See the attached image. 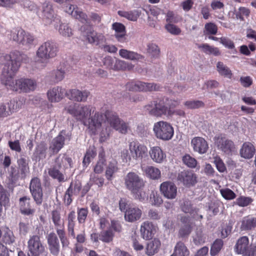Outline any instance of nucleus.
<instances>
[{"mask_svg":"<svg viewBox=\"0 0 256 256\" xmlns=\"http://www.w3.org/2000/svg\"><path fill=\"white\" fill-rule=\"evenodd\" d=\"M28 60L26 54L18 50L12 52L10 54H0V64L4 65L0 80L8 90L19 93H29L36 89L37 82L34 79L22 78L14 80L21 62L26 63Z\"/></svg>","mask_w":256,"mask_h":256,"instance_id":"obj_1","label":"nucleus"},{"mask_svg":"<svg viewBox=\"0 0 256 256\" xmlns=\"http://www.w3.org/2000/svg\"><path fill=\"white\" fill-rule=\"evenodd\" d=\"M76 116L82 117V121L85 126H88L92 132L96 134L100 130L102 124L106 126L109 124L116 130L122 134H125L128 126L112 113H78Z\"/></svg>","mask_w":256,"mask_h":256,"instance_id":"obj_2","label":"nucleus"},{"mask_svg":"<svg viewBox=\"0 0 256 256\" xmlns=\"http://www.w3.org/2000/svg\"><path fill=\"white\" fill-rule=\"evenodd\" d=\"M58 51V46L54 42L48 40L42 43L36 51L37 62L46 65L49 60L56 56Z\"/></svg>","mask_w":256,"mask_h":256,"instance_id":"obj_3","label":"nucleus"},{"mask_svg":"<svg viewBox=\"0 0 256 256\" xmlns=\"http://www.w3.org/2000/svg\"><path fill=\"white\" fill-rule=\"evenodd\" d=\"M179 104L177 100H170L168 98H157L146 106L148 112H172L171 109Z\"/></svg>","mask_w":256,"mask_h":256,"instance_id":"obj_4","label":"nucleus"},{"mask_svg":"<svg viewBox=\"0 0 256 256\" xmlns=\"http://www.w3.org/2000/svg\"><path fill=\"white\" fill-rule=\"evenodd\" d=\"M155 136L158 139L168 141L172 139L174 136V128L172 125L164 121L156 122L153 127Z\"/></svg>","mask_w":256,"mask_h":256,"instance_id":"obj_5","label":"nucleus"},{"mask_svg":"<svg viewBox=\"0 0 256 256\" xmlns=\"http://www.w3.org/2000/svg\"><path fill=\"white\" fill-rule=\"evenodd\" d=\"M119 208L122 212H124V219L127 222H134L139 220L142 216V210L136 206H130L126 199H120Z\"/></svg>","mask_w":256,"mask_h":256,"instance_id":"obj_6","label":"nucleus"},{"mask_svg":"<svg viewBox=\"0 0 256 256\" xmlns=\"http://www.w3.org/2000/svg\"><path fill=\"white\" fill-rule=\"evenodd\" d=\"M42 20L46 26L53 25L55 28L60 22V17L55 14L50 2H45L42 5Z\"/></svg>","mask_w":256,"mask_h":256,"instance_id":"obj_7","label":"nucleus"},{"mask_svg":"<svg viewBox=\"0 0 256 256\" xmlns=\"http://www.w3.org/2000/svg\"><path fill=\"white\" fill-rule=\"evenodd\" d=\"M214 140L217 148L226 154H232L236 151V148L234 142L222 134L216 136Z\"/></svg>","mask_w":256,"mask_h":256,"instance_id":"obj_8","label":"nucleus"},{"mask_svg":"<svg viewBox=\"0 0 256 256\" xmlns=\"http://www.w3.org/2000/svg\"><path fill=\"white\" fill-rule=\"evenodd\" d=\"M126 90L132 92L157 91L160 88V86L156 84L144 82L140 81L128 82L126 84Z\"/></svg>","mask_w":256,"mask_h":256,"instance_id":"obj_9","label":"nucleus"},{"mask_svg":"<svg viewBox=\"0 0 256 256\" xmlns=\"http://www.w3.org/2000/svg\"><path fill=\"white\" fill-rule=\"evenodd\" d=\"M124 184L132 192H135L144 186V180L134 172H128L124 178Z\"/></svg>","mask_w":256,"mask_h":256,"instance_id":"obj_10","label":"nucleus"},{"mask_svg":"<svg viewBox=\"0 0 256 256\" xmlns=\"http://www.w3.org/2000/svg\"><path fill=\"white\" fill-rule=\"evenodd\" d=\"M249 240L247 236H242L238 240L235 246L236 252L242 256H256V246L248 248Z\"/></svg>","mask_w":256,"mask_h":256,"instance_id":"obj_11","label":"nucleus"},{"mask_svg":"<svg viewBox=\"0 0 256 256\" xmlns=\"http://www.w3.org/2000/svg\"><path fill=\"white\" fill-rule=\"evenodd\" d=\"M82 36L88 43L96 46H98L106 40L102 34L97 32L92 27H88L83 32Z\"/></svg>","mask_w":256,"mask_h":256,"instance_id":"obj_12","label":"nucleus"},{"mask_svg":"<svg viewBox=\"0 0 256 256\" xmlns=\"http://www.w3.org/2000/svg\"><path fill=\"white\" fill-rule=\"evenodd\" d=\"M129 149L132 158L142 159L147 156L148 148L146 146L136 142H132L129 144Z\"/></svg>","mask_w":256,"mask_h":256,"instance_id":"obj_13","label":"nucleus"},{"mask_svg":"<svg viewBox=\"0 0 256 256\" xmlns=\"http://www.w3.org/2000/svg\"><path fill=\"white\" fill-rule=\"evenodd\" d=\"M160 191L165 198L172 200L176 197L178 188L174 182H164L160 186Z\"/></svg>","mask_w":256,"mask_h":256,"instance_id":"obj_14","label":"nucleus"},{"mask_svg":"<svg viewBox=\"0 0 256 256\" xmlns=\"http://www.w3.org/2000/svg\"><path fill=\"white\" fill-rule=\"evenodd\" d=\"M121 229V226L118 222L112 220L108 230L101 232L100 239L104 242H110L112 240L114 232H120Z\"/></svg>","mask_w":256,"mask_h":256,"instance_id":"obj_15","label":"nucleus"},{"mask_svg":"<svg viewBox=\"0 0 256 256\" xmlns=\"http://www.w3.org/2000/svg\"><path fill=\"white\" fill-rule=\"evenodd\" d=\"M30 188L36 203L38 204H41L42 200V192L40 180L36 178L32 179Z\"/></svg>","mask_w":256,"mask_h":256,"instance_id":"obj_16","label":"nucleus"},{"mask_svg":"<svg viewBox=\"0 0 256 256\" xmlns=\"http://www.w3.org/2000/svg\"><path fill=\"white\" fill-rule=\"evenodd\" d=\"M90 95V92L87 90L81 91L78 89H70L66 94V96L70 100L78 102H84Z\"/></svg>","mask_w":256,"mask_h":256,"instance_id":"obj_17","label":"nucleus"},{"mask_svg":"<svg viewBox=\"0 0 256 256\" xmlns=\"http://www.w3.org/2000/svg\"><path fill=\"white\" fill-rule=\"evenodd\" d=\"M178 179L187 187L194 186L197 182L196 176L192 171L182 172L178 174Z\"/></svg>","mask_w":256,"mask_h":256,"instance_id":"obj_18","label":"nucleus"},{"mask_svg":"<svg viewBox=\"0 0 256 256\" xmlns=\"http://www.w3.org/2000/svg\"><path fill=\"white\" fill-rule=\"evenodd\" d=\"M28 248L30 254L34 256H38L44 250V248L40 242V237L37 236L30 238L28 242Z\"/></svg>","mask_w":256,"mask_h":256,"instance_id":"obj_19","label":"nucleus"},{"mask_svg":"<svg viewBox=\"0 0 256 256\" xmlns=\"http://www.w3.org/2000/svg\"><path fill=\"white\" fill-rule=\"evenodd\" d=\"M191 144L194 150L200 154L206 153L208 149V142L202 137L194 138L191 140Z\"/></svg>","mask_w":256,"mask_h":256,"instance_id":"obj_20","label":"nucleus"},{"mask_svg":"<svg viewBox=\"0 0 256 256\" xmlns=\"http://www.w3.org/2000/svg\"><path fill=\"white\" fill-rule=\"evenodd\" d=\"M66 92L64 88L56 86L47 92V95L48 100L51 102H58L66 96Z\"/></svg>","mask_w":256,"mask_h":256,"instance_id":"obj_21","label":"nucleus"},{"mask_svg":"<svg viewBox=\"0 0 256 256\" xmlns=\"http://www.w3.org/2000/svg\"><path fill=\"white\" fill-rule=\"evenodd\" d=\"M149 154L152 160L156 163L162 164L166 160V153L158 146L152 147Z\"/></svg>","mask_w":256,"mask_h":256,"instance_id":"obj_22","label":"nucleus"},{"mask_svg":"<svg viewBox=\"0 0 256 256\" xmlns=\"http://www.w3.org/2000/svg\"><path fill=\"white\" fill-rule=\"evenodd\" d=\"M112 28L115 32L114 36L118 42L124 43L126 42V30L123 24L114 22L112 24Z\"/></svg>","mask_w":256,"mask_h":256,"instance_id":"obj_23","label":"nucleus"},{"mask_svg":"<svg viewBox=\"0 0 256 256\" xmlns=\"http://www.w3.org/2000/svg\"><path fill=\"white\" fill-rule=\"evenodd\" d=\"M256 150L255 146L252 142H246L242 144L240 154L242 158L249 160L254 156Z\"/></svg>","mask_w":256,"mask_h":256,"instance_id":"obj_24","label":"nucleus"},{"mask_svg":"<svg viewBox=\"0 0 256 256\" xmlns=\"http://www.w3.org/2000/svg\"><path fill=\"white\" fill-rule=\"evenodd\" d=\"M156 231V226L150 222H144L141 226L140 233L143 238L145 240L152 238Z\"/></svg>","mask_w":256,"mask_h":256,"instance_id":"obj_25","label":"nucleus"},{"mask_svg":"<svg viewBox=\"0 0 256 256\" xmlns=\"http://www.w3.org/2000/svg\"><path fill=\"white\" fill-rule=\"evenodd\" d=\"M66 12L72 15L76 19L78 20L82 23H88L86 15L83 12L79 10L78 8L72 4H68L66 7Z\"/></svg>","mask_w":256,"mask_h":256,"instance_id":"obj_26","label":"nucleus"},{"mask_svg":"<svg viewBox=\"0 0 256 256\" xmlns=\"http://www.w3.org/2000/svg\"><path fill=\"white\" fill-rule=\"evenodd\" d=\"M20 206L21 212L26 215H33L35 208L30 203V199L27 197H23L20 200Z\"/></svg>","mask_w":256,"mask_h":256,"instance_id":"obj_27","label":"nucleus"},{"mask_svg":"<svg viewBox=\"0 0 256 256\" xmlns=\"http://www.w3.org/2000/svg\"><path fill=\"white\" fill-rule=\"evenodd\" d=\"M103 64L104 66L109 69H116L117 68H126V63L123 60H116V64L114 66V60L110 56H106L103 60Z\"/></svg>","mask_w":256,"mask_h":256,"instance_id":"obj_28","label":"nucleus"},{"mask_svg":"<svg viewBox=\"0 0 256 256\" xmlns=\"http://www.w3.org/2000/svg\"><path fill=\"white\" fill-rule=\"evenodd\" d=\"M142 170L144 174L150 179L158 180L161 177L160 170L154 166H148L142 167Z\"/></svg>","mask_w":256,"mask_h":256,"instance_id":"obj_29","label":"nucleus"},{"mask_svg":"<svg viewBox=\"0 0 256 256\" xmlns=\"http://www.w3.org/2000/svg\"><path fill=\"white\" fill-rule=\"evenodd\" d=\"M26 32L21 28H14L10 32V34H8L10 38L16 44H20Z\"/></svg>","mask_w":256,"mask_h":256,"instance_id":"obj_30","label":"nucleus"},{"mask_svg":"<svg viewBox=\"0 0 256 256\" xmlns=\"http://www.w3.org/2000/svg\"><path fill=\"white\" fill-rule=\"evenodd\" d=\"M80 106L78 104H76L74 102H70L69 103L68 106L66 108V110L67 112H94L95 108H92L90 105H86L84 106H82L80 107L81 110H78V108Z\"/></svg>","mask_w":256,"mask_h":256,"instance_id":"obj_31","label":"nucleus"},{"mask_svg":"<svg viewBox=\"0 0 256 256\" xmlns=\"http://www.w3.org/2000/svg\"><path fill=\"white\" fill-rule=\"evenodd\" d=\"M48 242L51 253L57 255L59 252V242L54 233H50L48 236Z\"/></svg>","mask_w":256,"mask_h":256,"instance_id":"obj_32","label":"nucleus"},{"mask_svg":"<svg viewBox=\"0 0 256 256\" xmlns=\"http://www.w3.org/2000/svg\"><path fill=\"white\" fill-rule=\"evenodd\" d=\"M64 138L62 134V132H61L58 136L52 141L50 148L54 153H57L64 146Z\"/></svg>","mask_w":256,"mask_h":256,"instance_id":"obj_33","label":"nucleus"},{"mask_svg":"<svg viewBox=\"0 0 256 256\" xmlns=\"http://www.w3.org/2000/svg\"><path fill=\"white\" fill-rule=\"evenodd\" d=\"M256 226V218L248 216L244 218L241 221L242 230H250Z\"/></svg>","mask_w":256,"mask_h":256,"instance_id":"obj_34","label":"nucleus"},{"mask_svg":"<svg viewBox=\"0 0 256 256\" xmlns=\"http://www.w3.org/2000/svg\"><path fill=\"white\" fill-rule=\"evenodd\" d=\"M119 54L121 57L130 60H140L144 58V56L140 54L126 49L120 50Z\"/></svg>","mask_w":256,"mask_h":256,"instance_id":"obj_35","label":"nucleus"},{"mask_svg":"<svg viewBox=\"0 0 256 256\" xmlns=\"http://www.w3.org/2000/svg\"><path fill=\"white\" fill-rule=\"evenodd\" d=\"M198 48L202 50L205 54H212L214 56H218L220 55V52L218 48L210 46L208 44H198Z\"/></svg>","mask_w":256,"mask_h":256,"instance_id":"obj_36","label":"nucleus"},{"mask_svg":"<svg viewBox=\"0 0 256 256\" xmlns=\"http://www.w3.org/2000/svg\"><path fill=\"white\" fill-rule=\"evenodd\" d=\"M216 70L218 74L228 78H232V70L222 62H218L216 64Z\"/></svg>","mask_w":256,"mask_h":256,"instance_id":"obj_37","label":"nucleus"},{"mask_svg":"<svg viewBox=\"0 0 256 256\" xmlns=\"http://www.w3.org/2000/svg\"><path fill=\"white\" fill-rule=\"evenodd\" d=\"M182 222L184 224L179 231V235L182 238L187 236L191 232V224L189 218L184 217L181 219Z\"/></svg>","mask_w":256,"mask_h":256,"instance_id":"obj_38","label":"nucleus"},{"mask_svg":"<svg viewBox=\"0 0 256 256\" xmlns=\"http://www.w3.org/2000/svg\"><path fill=\"white\" fill-rule=\"evenodd\" d=\"M160 246V241L158 239H154L148 244L146 248V253L149 256L154 255L158 252Z\"/></svg>","mask_w":256,"mask_h":256,"instance_id":"obj_39","label":"nucleus"},{"mask_svg":"<svg viewBox=\"0 0 256 256\" xmlns=\"http://www.w3.org/2000/svg\"><path fill=\"white\" fill-rule=\"evenodd\" d=\"M56 162L60 168L64 167V168H72L73 164L72 160L65 154L60 155Z\"/></svg>","mask_w":256,"mask_h":256,"instance_id":"obj_40","label":"nucleus"},{"mask_svg":"<svg viewBox=\"0 0 256 256\" xmlns=\"http://www.w3.org/2000/svg\"><path fill=\"white\" fill-rule=\"evenodd\" d=\"M190 252L183 242H178L176 244L174 250L172 254L173 256H189Z\"/></svg>","mask_w":256,"mask_h":256,"instance_id":"obj_41","label":"nucleus"},{"mask_svg":"<svg viewBox=\"0 0 256 256\" xmlns=\"http://www.w3.org/2000/svg\"><path fill=\"white\" fill-rule=\"evenodd\" d=\"M104 152L102 148V150L99 152V160L96 165L94 167V172L96 174H100L103 172L104 167L106 165V160L104 159Z\"/></svg>","mask_w":256,"mask_h":256,"instance_id":"obj_42","label":"nucleus"},{"mask_svg":"<svg viewBox=\"0 0 256 256\" xmlns=\"http://www.w3.org/2000/svg\"><path fill=\"white\" fill-rule=\"evenodd\" d=\"M207 238L206 234L203 233L202 228H197L194 235L193 236V240L196 244H202L205 242Z\"/></svg>","mask_w":256,"mask_h":256,"instance_id":"obj_43","label":"nucleus"},{"mask_svg":"<svg viewBox=\"0 0 256 256\" xmlns=\"http://www.w3.org/2000/svg\"><path fill=\"white\" fill-rule=\"evenodd\" d=\"M147 53L152 58H157L160 56V51L156 44L150 43L147 45Z\"/></svg>","mask_w":256,"mask_h":256,"instance_id":"obj_44","label":"nucleus"},{"mask_svg":"<svg viewBox=\"0 0 256 256\" xmlns=\"http://www.w3.org/2000/svg\"><path fill=\"white\" fill-rule=\"evenodd\" d=\"M182 209L185 213H190L195 219L202 218V215L198 214L197 216L195 215L196 214H197V210L196 209L192 208L190 202L189 201H185L184 202V204L182 206Z\"/></svg>","mask_w":256,"mask_h":256,"instance_id":"obj_45","label":"nucleus"},{"mask_svg":"<svg viewBox=\"0 0 256 256\" xmlns=\"http://www.w3.org/2000/svg\"><path fill=\"white\" fill-rule=\"evenodd\" d=\"M118 14L120 16L132 21H136L139 16L138 12L137 10L128 12L118 10Z\"/></svg>","mask_w":256,"mask_h":256,"instance_id":"obj_46","label":"nucleus"},{"mask_svg":"<svg viewBox=\"0 0 256 256\" xmlns=\"http://www.w3.org/2000/svg\"><path fill=\"white\" fill-rule=\"evenodd\" d=\"M117 163L115 160L110 162L106 171V176L108 180H111L113 175L118 171Z\"/></svg>","mask_w":256,"mask_h":256,"instance_id":"obj_47","label":"nucleus"},{"mask_svg":"<svg viewBox=\"0 0 256 256\" xmlns=\"http://www.w3.org/2000/svg\"><path fill=\"white\" fill-rule=\"evenodd\" d=\"M96 156V152L94 148H89L84 156L83 160V164L84 166H87L92 160Z\"/></svg>","mask_w":256,"mask_h":256,"instance_id":"obj_48","label":"nucleus"},{"mask_svg":"<svg viewBox=\"0 0 256 256\" xmlns=\"http://www.w3.org/2000/svg\"><path fill=\"white\" fill-rule=\"evenodd\" d=\"M35 40L34 36L30 32H26L20 42V45L30 47L34 44Z\"/></svg>","mask_w":256,"mask_h":256,"instance_id":"obj_49","label":"nucleus"},{"mask_svg":"<svg viewBox=\"0 0 256 256\" xmlns=\"http://www.w3.org/2000/svg\"><path fill=\"white\" fill-rule=\"evenodd\" d=\"M218 26L213 22L206 23L204 25V35H215L218 32Z\"/></svg>","mask_w":256,"mask_h":256,"instance_id":"obj_50","label":"nucleus"},{"mask_svg":"<svg viewBox=\"0 0 256 256\" xmlns=\"http://www.w3.org/2000/svg\"><path fill=\"white\" fill-rule=\"evenodd\" d=\"M213 160V163L220 172L223 173L226 171V168L224 162L218 156H214Z\"/></svg>","mask_w":256,"mask_h":256,"instance_id":"obj_51","label":"nucleus"},{"mask_svg":"<svg viewBox=\"0 0 256 256\" xmlns=\"http://www.w3.org/2000/svg\"><path fill=\"white\" fill-rule=\"evenodd\" d=\"M222 246V240L220 239L216 240L211 246L210 252L211 256H215L217 255L220 251Z\"/></svg>","mask_w":256,"mask_h":256,"instance_id":"obj_52","label":"nucleus"},{"mask_svg":"<svg viewBox=\"0 0 256 256\" xmlns=\"http://www.w3.org/2000/svg\"><path fill=\"white\" fill-rule=\"evenodd\" d=\"M58 32L64 36L70 37L73 34L72 28L66 24H60Z\"/></svg>","mask_w":256,"mask_h":256,"instance_id":"obj_53","label":"nucleus"},{"mask_svg":"<svg viewBox=\"0 0 256 256\" xmlns=\"http://www.w3.org/2000/svg\"><path fill=\"white\" fill-rule=\"evenodd\" d=\"M3 240L6 244H10L14 242V236L12 232L6 228L4 230Z\"/></svg>","mask_w":256,"mask_h":256,"instance_id":"obj_54","label":"nucleus"},{"mask_svg":"<svg viewBox=\"0 0 256 256\" xmlns=\"http://www.w3.org/2000/svg\"><path fill=\"white\" fill-rule=\"evenodd\" d=\"M182 161L186 166L190 168H195L198 164L196 160L189 154L184 156Z\"/></svg>","mask_w":256,"mask_h":256,"instance_id":"obj_55","label":"nucleus"},{"mask_svg":"<svg viewBox=\"0 0 256 256\" xmlns=\"http://www.w3.org/2000/svg\"><path fill=\"white\" fill-rule=\"evenodd\" d=\"M150 202L152 205L159 206L162 203V200L156 192H152L150 196Z\"/></svg>","mask_w":256,"mask_h":256,"instance_id":"obj_56","label":"nucleus"},{"mask_svg":"<svg viewBox=\"0 0 256 256\" xmlns=\"http://www.w3.org/2000/svg\"><path fill=\"white\" fill-rule=\"evenodd\" d=\"M184 106L188 108H198L204 107V102L201 100H188L184 103Z\"/></svg>","mask_w":256,"mask_h":256,"instance_id":"obj_57","label":"nucleus"},{"mask_svg":"<svg viewBox=\"0 0 256 256\" xmlns=\"http://www.w3.org/2000/svg\"><path fill=\"white\" fill-rule=\"evenodd\" d=\"M220 192L222 196L226 200H233L236 196V194L231 190L228 188L221 189Z\"/></svg>","mask_w":256,"mask_h":256,"instance_id":"obj_58","label":"nucleus"},{"mask_svg":"<svg viewBox=\"0 0 256 256\" xmlns=\"http://www.w3.org/2000/svg\"><path fill=\"white\" fill-rule=\"evenodd\" d=\"M52 220L56 227L63 226L64 223L60 220V214L57 210L52 212Z\"/></svg>","mask_w":256,"mask_h":256,"instance_id":"obj_59","label":"nucleus"},{"mask_svg":"<svg viewBox=\"0 0 256 256\" xmlns=\"http://www.w3.org/2000/svg\"><path fill=\"white\" fill-rule=\"evenodd\" d=\"M132 194L134 198L140 201L143 202L148 199V194L142 190V188H140V190H136L135 192H132Z\"/></svg>","mask_w":256,"mask_h":256,"instance_id":"obj_60","label":"nucleus"},{"mask_svg":"<svg viewBox=\"0 0 256 256\" xmlns=\"http://www.w3.org/2000/svg\"><path fill=\"white\" fill-rule=\"evenodd\" d=\"M48 173L50 176H51L54 178L57 179L60 182L64 180V176L63 174L55 168L50 169L49 170Z\"/></svg>","mask_w":256,"mask_h":256,"instance_id":"obj_61","label":"nucleus"},{"mask_svg":"<svg viewBox=\"0 0 256 256\" xmlns=\"http://www.w3.org/2000/svg\"><path fill=\"white\" fill-rule=\"evenodd\" d=\"M165 28L170 33L174 35H178L181 32V30L172 24H166L165 26Z\"/></svg>","mask_w":256,"mask_h":256,"instance_id":"obj_62","label":"nucleus"},{"mask_svg":"<svg viewBox=\"0 0 256 256\" xmlns=\"http://www.w3.org/2000/svg\"><path fill=\"white\" fill-rule=\"evenodd\" d=\"M252 202V198L248 197L240 196L236 200V203L240 206H246Z\"/></svg>","mask_w":256,"mask_h":256,"instance_id":"obj_63","label":"nucleus"},{"mask_svg":"<svg viewBox=\"0 0 256 256\" xmlns=\"http://www.w3.org/2000/svg\"><path fill=\"white\" fill-rule=\"evenodd\" d=\"M166 22L168 24L177 23L178 20L173 11L168 10L166 14Z\"/></svg>","mask_w":256,"mask_h":256,"instance_id":"obj_64","label":"nucleus"}]
</instances>
